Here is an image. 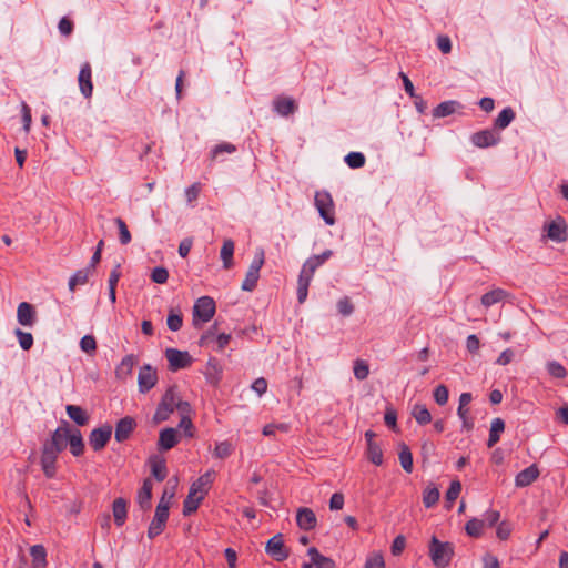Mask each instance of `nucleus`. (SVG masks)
Instances as JSON below:
<instances>
[{
	"label": "nucleus",
	"mask_w": 568,
	"mask_h": 568,
	"mask_svg": "<svg viewBox=\"0 0 568 568\" xmlns=\"http://www.w3.org/2000/svg\"><path fill=\"white\" fill-rule=\"evenodd\" d=\"M333 255V251L326 250L322 254L308 257L302 266L297 280V300L298 303H304L307 298L308 286L313 278L315 271L322 266Z\"/></svg>",
	"instance_id": "nucleus-1"
},
{
	"label": "nucleus",
	"mask_w": 568,
	"mask_h": 568,
	"mask_svg": "<svg viewBox=\"0 0 568 568\" xmlns=\"http://www.w3.org/2000/svg\"><path fill=\"white\" fill-rule=\"evenodd\" d=\"M454 554L453 545L449 542H442L436 537H433L429 545V556L433 564L438 568H444L449 565Z\"/></svg>",
	"instance_id": "nucleus-2"
},
{
	"label": "nucleus",
	"mask_w": 568,
	"mask_h": 568,
	"mask_svg": "<svg viewBox=\"0 0 568 568\" xmlns=\"http://www.w3.org/2000/svg\"><path fill=\"white\" fill-rule=\"evenodd\" d=\"M215 314V302L210 296H202L196 300L193 306V325L197 328L207 323Z\"/></svg>",
	"instance_id": "nucleus-3"
},
{
	"label": "nucleus",
	"mask_w": 568,
	"mask_h": 568,
	"mask_svg": "<svg viewBox=\"0 0 568 568\" xmlns=\"http://www.w3.org/2000/svg\"><path fill=\"white\" fill-rule=\"evenodd\" d=\"M315 206L327 225L335 224L334 202L327 191H317L315 193Z\"/></svg>",
	"instance_id": "nucleus-4"
},
{
	"label": "nucleus",
	"mask_w": 568,
	"mask_h": 568,
	"mask_svg": "<svg viewBox=\"0 0 568 568\" xmlns=\"http://www.w3.org/2000/svg\"><path fill=\"white\" fill-rule=\"evenodd\" d=\"M176 405V390L175 387H170L163 395L156 412L153 416L154 423L159 424L166 420L170 415L175 410Z\"/></svg>",
	"instance_id": "nucleus-5"
},
{
	"label": "nucleus",
	"mask_w": 568,
	"mask_h": 568,
	"mask_svg": "<svg viewBox=\"0 0 568 568\" xmlns=\"http://www.w3.org/2000/svg\"><path fill=\"white\" fill-rule=\"evenodd\" d=\"M264 264V251L258 250L255 254L254 260L252 261L246 274L245 278L241 285V288L246 292H252L257 284L260 278V271Z\"/></svg>",
	"instance_id": "nucleus-6"
},
{
	"label": "nucleus",
	"mask_w": 568,
	"mask_h": 568,
	"mask_svg": "<svg viewBox=\"0 0 568 568\" xmlns=\"http://www.w3.org/2000/svg\"><path fill=\"white\" fill-rule=\"evenodd\" d=\"M169 518V501L160 500L154 517L148 529V537L150 539L159 536L165 528L166 520Z\"/></svg>",
	"instance_id": "nucleus-7"
},
{
	"label": "nucleus",
	"mask_w": 568,
	"mask_h": 568,
	"mask_svg": "<svg viewBox=\"0 0 568 568\" xmlns=\"http://www.w3.org/2000/svg\"><path fill=\"white\" fill-rule=\"evenodd\" d=\"M568 225L561 216L545 223L544 231L546 236L557 243L565 242L568 237L567 234Z\"/></svg>",
	"instance_id": "nucleus-8"
},
{
	"label": "nucleus",
	"mask_w": 568,
	"mask_h": 568,
	"mask_svg": "<svg viewBox=\"0 0 568 568\" xmlns=\"http://www.w3.org/2000/svg\"><path fill=\"white\" fill-rule=\"evenodd\" d=\"M165 358L169 362L171 371L175 372L189 367L192 364V357L186 351L176 348H168L165 351Z\"/></svg>",
	"instance_id": "nucleus-9"
},
{
	"label": "nucleus",
	"mask_w": 568,
	"mask_h": 568,
	"mask_svg": "<svg viewBox=\"0 0 568 568\" xmlns=\"http://www.w3.org/2000/svg\"><path fill=\"white\" fill-rule=\"evenodd\" d=\"M59 452L43 444L40 464L47 478H53L57 474V459Z\"/></svg>",
	"instance_id": "nucleus-10"
},
{
	"label": "nucleus",
	"mask_w": 568,
	"mask_h": 568,
	"mask_svg": "<svg viewBox=\"0 0 568 568\" xmlns=\"http://www.w3.org/2000/svg\"><path fill=\"white\" fill-rule=\"evenodd\" d=\"M158 382V374L156 371L151 367V365L146 364L143 365L138 375V384H139V390L141 393H148L151 388L155 386Z\"/></svg>",
	"instance_id": "nucleus-11"
},
{
	"label": "nucleus",
	"mask_w": 568,
	"mask_h": 568,
	"mask_svg": "<svg viewBox=\"0 0 568 568\" xmlns=\"http://www.w3.org/2000/svg\"><path fill=\"white\" fill-rule=\"evenodd\" d=\"M266 552L277 561L285 560L290 551L285 548L282 534L273 536L266 544Z\"/></svg>",
	"instance_id": "nucleus-12"
},
{
	"label": "nucleus",
	"mask_w": 568,
	"mask_h": 568,
	"mask_svg": "<svg viewBox=\"0 0 568 568\" xmlns=\"http://www.w3.org/2000/svg\"><path fill=\"white\" fill-rule=\"evenodd\" d=\"M112 435V427L109 425L95 428L91 432L89 444L94 452H99L105 447Z\"/></svg>",
	"instance_id": "nucleus-13"
},
{
	"label": "nucleus",
	"mask_w": 568,
	"mask_h": 568,
	"mask_svg": "<svg viewBox=\"0 0 568 568\" xmlns=\"http://www.w3.org/2000/svg\"><path fill=\"white\" fill-rule=\"evenodd\" d=\"M70 433L71 430L68 425L58 427L53 432L51 439L45 440L44 445L61 453L68 445Z\"/></svg>",
	"instance_id": "nucleus-14"
},
{
	"label": "nucleus",
	"mask_w": 568,
	"mask_h": 568,
	"mask_svg": "<svg viewBox=\"0 0 568 568\" xmlns=\"http://www.w3.org/2000/svg\"><path fill=\"white\" fill-rule=\"evenodd\" d=\"M500 141V135L493 130H484L471 135V142L478 148H488L496 145Z\"/></svg>",
	"instance_id": "nucleus-15"
},
{
	"label": "nucleus",
	"mask_w": 568,
	"mask_h": 568,
	"mask_svg": "<svg viewBox=\"0 0 568 568\" xmlns=\"http://www.w3.org/2000/svg\"><path fill=\"white\" fill-rule=\"evenodd\" d=\"M296 524L303 530H312L316 527L317 518L315 513L307 507L297 509Z\"/></svg>",
	"instance_id": "nucleus-16"
},
{
	"label": "nucleus",
	"mask_w": 568,
	"mask_h": 568,
	"mask_svg": "<svg viewBox=\"0 0 568 568\" xmlns=\"http://www.w3.org/2000/svg\"><path fill=\"white\" fill-rule=\"evenodd\" d=\"M78 81L81 93L85 98H90L92 95L93 85L91 80V65L88 62L81 67Z\"/></svg>",
	"instance_id": "nucleus-17"
},
{
	"label": "nucleus",
	"mask_w": 568,
	"mask_h": 568,
	"mask_svg": "<svg viewBox=\"0 0 568 568\" xmlns=\"http://www.w3.org/2000/svg\"><path fill=\"white\" fill-rule=\"evenodd\" d=\"M215 478L214 470H207L197 480H195L190 489H195V494L200 496V498H204L207 494L213 480Z\"/></svg>",
	"instance_id": "nucleus-18"
},
{
	"label": "nucleus",
	"mask_w": 568,
	"mask_h": 568,
	"mask_svg": "<svg viewBox=\"0 0 568 568\" xmlns=\"http://www.w3.org/2000/svg\"><path fill=\"white\" fill-rule=\"evenodd\" d=\"M135 427V422L133 418L126 416L122 419H120L115 426V434L114 437L116 442L122 443L126 440L131 433L133 432Z\"/></svg>",
	"instance_id": "nucleus-19"
},
{
	"label": "nucleus",
	"mask_w": 568,
	"mask_h": 568,
	"mask_svg": "<svg viewBox=\"0 0 568 568\" xmlns=\"http://www.w3.org/2000/svg\"><path fill=\"white\" fill-rule=\"evenodd\" d=\"M178 430L172 427L160 432L158 446L160 450H169L178 444Z\"/></svg>",
	"instance_id": "nucleus-20"
},
{
	"label": "nucleus",
	"mask_w": 568,
	"mask_h": 568,
	"mask_svg": "<svg viewBox=\"0 0 568 568\" xmlns=\"http://www.w3.org/2000/svg\"><path fill=\"white\" fill-rule=\"evenodd\" d=\"M36 312L31 304L22 302L18 305L17 318L23 326H31L34 322Z\"/></svg>",
	"instance_id": "nucleus-21"
},
{
	"label": "nucleus",
	"mask_w": 568,
	"mask_h": 568,
	"mask_svg": "<svg viewBox=\"0 0 568 568\" xmlns=\"http://www.w3.org/2000/svg\"><path fill=\"white\" fill-rule=\"evenodd\" d=\"M539 476V470L536 465H531L526 469L518 473L515 479V484L517 487H526L529 486L532 481H535Z\"/></svg>",
	"instance_id": "nucleus-22"
},
{
	"label": "nucleus",
	"mask_w": 568,
	"mask_h": 568,
	"mask_svg": "<svg viewBox=\"0 0 568 568\" xmlns=\"http://www.w3.org/2000/svg\"><path fill=\"white\" fill-rule=\"evenodd\" d=\"M307 555L310 556L314 568H336L334 560L323 556L315 547H311L307 550Z\"/></svg>",
	"instance_id": "nucleus-23"
},
{
	"label": "nucleus",
	"mask_w": 568,
	"mask_h": 568,
	"mask_svg": "<svg viewBox=\"0 0 568 568\" xmlns=\"http://www.w3.org/2000/svg\"><path fill=\"white\" fill-rule=\"evenodd\" d=\"M152 487V480L146 478L139 490L138 503L143 510H149L151 508Z\"/></svg>",
	"instance_id": "nucleus-24"
},
{
	"label": "nucleus",
	"mask_w": 568,
	"mask_h": 568,
	"mask_svg": "<svg viewBox=\"0 0 568 568\" xmlns=\"http://www.w3.org/2000/svg\"><path fill=\"white\" fill-rule=\"evenodd\" d=\"M509 296H510V294L507 291H505L503 288H494V290L485 293L481 296L480 301L485 307H490L494 304L503 302L504 300L508 298Z\"/></svg>",
	"instance_id": "nucleus-25"
},
{
	"label": "nucleus",
	"mask_w": 568,
	"mask_h": 568,
	"mask_svg": "<svg viewBox=\"0 0 568 568\" xmlns=\"http://www.w3.org/2000/svg\"><path fill=\"white\" fill-rule=\"evenodd\" d=\"M222 367L215 358L207 361L204 375L207 382L212 385H216L221 381Z\"/></svg>",
	"instance_id": "nucleus-26"
},
{
	"label": "nucleus",
	"mask_w": 568,
	"mask_h": 568,
	"mask_svg": "<svg viewBox=\"0 0 568 568\" xmlns=\"http://www.w3.org/2000/svg\"><path fill=\"white\" fill-rule=\"evenodd\" d=\"M30 556L32 558V568L47 567V550L42 545H34L30 548Z\"/></svg>",
	"instance_id": "nucleus-27"
},
{
	"label": "nucleus",
	"mask_w": 568,
	"mask_h": 568,
	"mask_svg": "<svg viewBox=\"0 0 568 568\" xmlns=\"http://www.w3.org/2000/svg\"><path fill=\"white\" fill-rule=\"evenodd\" d=\"M234 242L231 239L224 240L220 256L223 267L230 270L233 266Z\"/></svg>",
	"instance_id": "nucleus-28"
},
{
	"label": "nucleus",
	"mask_w": 568,
	"mask_h": 568,
	"mask_svg": "<svg viewBox=\"0 0 568 568\" xmlns=\"http://www.w3.org/2000/svg\"><path fill=\"white\" fill-rule=\"evenodd\" d=\"M274 109L278 114L287 116L295 111L296 104L291 98L280 97L274 101Z\"/></svg>",
	"instance_id": "nucleus-29"
},
{
	"label": "nucleus",
	"mask_w": 568,
	"mask_h": 568,
	"mask_svg": "<svg viewBox=\"0 0 568 568\" xmlns=\"http://www.w3.org/2000/svg\"><path fill=\"white\" fill-rule=\"evenodd\" d=\"M113 517L116 526H122L126 519V501L123 498H116L112 505Z\"/></svg>",
	"instance_id": "nucleus-30"
},
{
	"label": "nucleus",
	"mask_w": 568,
	"mask_h": 568,
	"mask_svg": "<svg viewBox=\"0 0 568 568\" xmlns=\"http://www.w3.org/2000/svg\"><path fill=\"white\" fill-rule=\"evenodd\" d=\"M203 499L204 498H200V496L195 494V489H190L183 503V515L189 516L196 511Z\"/></svg>",
	"instance_id": "nucleus-31"
},
{
	"label": "nucleus",
	"mask_w": 568,
	"mask_h": 568,
	"mask_svg": "<svg viewBox=\"0 0 568 568\" xmlns=\"http://www.w3.org/2000/svg\"><path fill=\"white\" fill-rule=\"evenodd\" d=\"M68 444L70 445V452L73 456L78 457L83 454L84 443L80 430L75 429L74 432L70 433Z\"/></svg>",
	"instance_id": "nucleus-32"
},
{
	"label": "nucleus",
	"mask_w": 568,
	"mask_h": 568,
	"mask_svg": "<svg viewBox=\"0 0 568 568\" xmlns=\"http://www.w3.org/2000/svg\"><path fill=\"white\" fill-rule=\"evenodd\" d=\"M67 414L68 416L79 426H84L88 420L89 416L80 406L77 405H68L67 406Z\"/></svg>",
	"instance_id": "nucleus-33"
},
{
	"label": "nucleus",
	"mask_w": 568,
	"mask_h": 568,
	"mask_svg": "<svg viewBox=\"0 0 568 568\" xmlns=\"http://www.w3.org/2000/svg\"><path fill=\"white\" fill-rule=\"evenodd\" d=\"M136 359L133 355H126L116 367L115 374L118 378L124 379L129 375H131L133 366L135 365Z\"/></svg>",
	"instance_id": "nucleus-34"
},
{
	"label": "nucleus",
	"mask_w": 568,
	"mask_h": 568,
	"mask_svg": "<svg viewBox=\"0 0 568 568\" xmlns=\"http://www.w3.org/2000/svg\"><path fill=\"white\" fill-rule=\"evenodd\" d=\"M505 429V423L501 418H494L490 425L489 438L487 442L488 447L495 446V444L499 440L500 434Z\"/></svg>",
	"instance_id": "nucleus-35"
},
{
	"label": "nucleus",
	"mask_w": 568,
	"mask_h": 568,
	"mask_svg": "<svg viewBox=\"0 0 568 568\" xmlns=\"http://www.w3.org/2000/svg\"><path fill=\"white\" fill-rule=\"evenodd\" d=\"M366 456L376 466L383 464V450L378 443H369L366 448Z\"/></svg>",
	"instance_id": "nucleus-36"
},
{
	"label": "nucleus",
	"mask_w": 568,
	"mask_h": 568,
	"mask_svg": "<svg viewBox=\"0 0 568 568\" xmlns=\"http://www.w3.org/2000/svg\"><path fill=\"white\" fill-rule=\"evenodd\" d=\"M458 105L459 103L456 101L442 102L433 110V115L434 118H444L450 115L456 111Z\"/></svg>",
	"instance_id": "nucleus-37"
},
{
	"label": "nucleus",
	"mask_w": 568,
	"mask_h": 568,
	"mask_svg": "<svg viewBox=\"0 0 568 568\" xmlns=\"http://www.w3.org/2000/svg\"><path fill=\"white\" fill-rule=\"evenodd\" d=\"M412 415L419 425H426L432 420L429 410L425 405L422 404L414 405Z\"/></svg>",
	"instance_id": "nucleus-38"
},
{
	"label": "nucleus",
	"mask_w": 568,
	"mask_h": 568,
	"mask_svg": "<svg viewBox=\"0 0 568 568\" xmlns=\"http://www.w3.org/2000/svg\"><path fill=\"white\" fill-rule=\"evenodd\" d=\"M515 119V112L511 108H505L501 110V112L498 114L497 119L495 120V126L499 130H503L507 128L511 121Z\"/></svg>",
	"instance_id": "nucleus-39"
},
{
	"label": "nucleus",
	"mask_w": 568,
	"mask_h": 568,
	"mask_svg": "<svg viewBox=\"0 0 568 568\" xmlns=\"http://www.w3.org/2000/svg\"><path fill=\"white\" fill-rule=\"evenodd\" d=\"M400 465L406 473L413 471V456L407 445L402 444L398 454Z\"/></svg>",
	"instance_id": "nucleus-40"
},
{
	"label": "nucleus",
	"mask_w": 568,
	"mask_h": 568,
	"mask_svg": "<svg viewBox=\"0 0 568 568\" xmlns=\"http://www.w3.org/2000/svg\"><path fill=\"white\" fill-rule=\"evenodd\" d=\"M91 274L88 268L77 271L69 280V290L73 292L77 285L85 284Z\"/></svg>",
	"instance_id": "nucleus-41"
},
{
	"label": "nucleus",
	"mask_w": 568,
	"mask_h": 568,
	"mask_svg": "<svg viewBox=\"0 0 568 568\" xmlns=\"http://www.w3.org/2000/svg\"><path fill=\"white\" fill-rule=\"evenodd\" d=\"M484 526L485 520L473 518L467 521L465 529L470 537L477 538L481 536Z\"/></svg>",
	"instance_id": "nucleus-42"
},
{
	"label": "nucleus",
	"mask_w": 568,
	"mask_h": 568,
	"mask_svg": "<svg viewBox=\"0 0 568 568\" xmlns=\"http://www.w3.org/2000/svg\"><path fill=\"white\" fill-rule=\"evenodd\" d=\"M234 450V447L232 444L227 440L220 442L215 445L213 455L216 458L224 459L227 458Z\"/></svg>",
	"instance_id": "nucleus-43"
},
{
	"label": "nucleus",
	"mask_w": 568,
	"mask_h": 568,
	"mask_svg": "<svg viewBox=\"0 0 568 568\" xmlns=\"http://www.w3.org/2000/svg\"><path fill=\"white\" fill-rule=\"evenodd\" d=\"M353 371H354V376L358 381H364V379L367 378V376L369 374V366H368L366 361H364V359H356L354 362Z\"/></svg>",
	"instance_id": "nucleus-44"
},
{
	"label": "nucleus",
	"mask_w": 568,
	"mask_h": 568,
	"mask_svg": "<svg viewBox=\"0 0 568 568\" xmlns=\"http://www.w3.org/2000/svg\"><path fill=\"white\" fill-rule=\"evenodd\" d=\"M118 229H119V240L122 245H126L131 242V233L128 229L126 223L121 219L116 217L114 220Z\"/></svg>",
	"instance_id": "nucleus-45"
},
{
	"label": "nucleus",
	"mask_w": 568,
	"mask_h": 568,
	"mask_svg": "<svg viewBox=\"0 0 568 568\" xmlns=\"http://www.w3.org/2000/svg\"><path fill=\"white\" fill-rule=\"evenodd\" d=\"M439 499V490L436 487H427L423 495V503L426 508L433 507Z\"/></svg>",
	"instance_id": "nucleus-46"
},
{
	"label": "nucleus",
	"mask_w": 568,
	"mask_h": 568,
	"mask_svg": "<svg viewBox=\"0 0 568 568\" xmlns=\"http://www.w3.org/2000/svg\"><path fill=\"white\" fill-rule=\"evenodd\" d=\"M546 368L549 375L554 378H565L567 376L566 368L556 361L548 362Z\"/></svg>",
	"instance_id": "nucleus-47"
},
{
	"label": "nucleus",
	"mask_w": 568,
	"mask_h": 568,
	"mask_svg": "<svg viewBox=\"0 0 568 568\" xmlns=\"http://www.w3.org/2000/svg\"><path fill=\"white\" fill-rule=\"evenodd\" d=\"M345 162L352 169H359L365 164V156L361 152H351L345 156Z\"/></svg>",
	"instance_id": "nucleus-48"
},
{
	"label": "nucleus",
	"mask_w": 568,
	"mask_h": 568,
	"mask_svg": "<svg viewBox=\"0 0 568 568\" xmlns=\"http://www.w3.org/2000/svg\"><path fill=\"white\" fill-rule=\"evenodd\" d=\"M14 334L18 337L19 344L22 349L28 351L32 347L33 336L31 333H27L21 331L20 328H17Z\"/></svg>",
	"instance_id": "nucleus-49"
},
{
	"label": "nucleus",
	"mask_w": 568,
	"mask_h": 568,
	"mask_svg": "<svg viewBox=\"0 0 568 568\" xmlns=\"http://www.w3.org/2000/svg\"><path fill=\"white\" fill-rule=\"evenodd\" d=\"M462 491V484L458 480L452 481L448 490L446 491V503L452 507L453 503L458 498Z\"/></svg>",
	"instance_id": "nucleus-50"
},
{
	"label": "nucleus",
	"mask_w": 568,
	"mask_h": 568,
	"mask_svg": "<svg viewBox=\"0 0 568 568\" xmlns=\"http://www.w3.org/2000/svg\"><path fill=\"white\" fill-rule=\"evenodd\" d=\"M80 348L87 354H93L97 349V341L92 335H84L80 341Z\"/></svg>",
	"instance_id": "nucleus-51"
},
{
	"label": "nucleus",
	"mask_w": 568,
	"mask_h": 568,
	"mask_svg": "<svg viewBox=\"0 0 568 568\" xmlns=\"http://www.w3.org/2000/svg\"><path fill=\"white\" fill-rule=\"evenodd\" d=\"M235 151H236V148L234 144L227 143V142L220 143V144L215 145V148L212 150L211 158H212V160H217L222 153H224V152L233 153Z\"/></svg>",
	"instance_id": "nucleus-52"
},
{
	"label": "nucleus",
	"mask_w": 568,
	"mask_h": 568,
	"mask_svg": "<svg viewBox=\"0 0 568 568\" xmlns=\"http://www.w3.org/2000/svg\"><path fill=\"white\" fill-rule=\"evenodd\" d=\"M449 397L448 388L445 385H438L434 390V399L435 402L443 406L447 404Z\"/></svg>",
	"instance_id": "nucleus-53"
},
{
	"label": "nucleus",
	"mask_w": 568,
	"mask_h": 568,
	"mask_svg": "<svg viewBox=\"0 0 568 568\" xmlns=\"http://www.w3.org/2000/svg\"><path fill=\"white\" fill-rule=\"evenodd\" d=\"M152 475L158 481H163L166 477V466L163 460L152 464Z\"/></svg>",
	"instance_id": "nucleus-54"
},
{
	"label": "nucleus",
	"mask_w": 568,
	"mask_h": 568,
	"mask_svg": "<svg viewBox=\"0 0 568 568\" xmlns=\"http://www.w3.org/2000/svg\"><path fill=\"white\" fill-rule=\"evenodd\" d=\"M166 324H168L169 329H171L173 332L179 331L183 324L181 314L174 313L173 311L170 312L168 320H166Z\"/></svg>",
	"instance_id": "nucleus-55"
},
{
	"label": "nucleus",
	"mask_w": 568,
	"mask_h": 568,
	"mask_svg": "<svg viewBox=\"0 0 568 568\" xmlns=\"http://www.w3.org/2000/svg\"><path fill=\"white\" fill-rule=\"evenodd\" d=\"M151 278L154 283L164 284L169 278V272L165 267L158 266L153 268Z\"/></svg>",
	"instance_id": "nucleus-56"
},
{
	"label": "nucleus",
	"mask_w": 568,
	"mask_h": 568,
	"mask_svg": "<svg viewBox=\"0 0 568 568\" xmlns=\"http://www.w3.org/2000/svg\"><path fill=\"white\" fill-rule=\"evenodd\" d=\"M457 415L463 422V428L466 430H471L474 427V423L471 418L469 417V409L468 408H457Z\"/></svg>",
	"instance_id": "nucleus-57"
},
{
	"label": "nucleus",
	"mask_w": 568,
	"mask_h": 568,
	"mask_svg": "<svg viewBox=\"0 0 568 568\" xmlns=\"http://www.w3.org/2000/svg\"><path fill=\"white\" fill-rule=\"evenodd\" d=\"M337 308H338V312L344 316H349L354 311V306H353L349 297L341 298L337 302Z\"/></svg>",
	"instance_id": "nucleus-58"
},
{
	"label": "nucleus",
	"mask_w": 568,
	"mask_h": 568,
	"mask_svg": "<svg viewBox=\"0 0 568 568\" xmlns=\"http://www.w3.org/2000/svg\"><path fill=\"white\" fill-rule=\"evenodd\" d=\"M406 547V538L403 535H398L392 544L390 550L394 556H399Z\"/></svg>",
	"instance_id": "nucleus-59"
},
{
	"label": "nucleus",
	"mask_w": 568,
	"mask_h": 568,
	"mask_svg": "<svg viewBox=\"0 0 568 568\" xmlns=\"http://www.w3.org/2000/svg\"><path fill=\"white\" fill-rule=\"evenodd\" d=\"M511 531V525L507 521H501L497 527L496 535L500 540H507L510 537Z\"/></svg>",
	"instance_id": "nucleus-60"
},
{
	"label": "nucleus",
	"mask_w": 568,
	"mask_h": 568,
	"mask_svg": "<svg viewBox=\"0 0 568 568\" xmlns=\"http://www.w3.org/2000/svg\"><path fill=\"white\" fill-rule=\"evenodd\" d=\"M365 568H385V561L381 554H374L365 564Z\"/></svg>",
	"instance_id": "nucleus-61"
},
{
	"label": "nucleus",
	"mask_w": 568,
	"mask_h": 568,
	"mask_svg": "<svg viewBox=\"0 0 568 568\" xmlns=\"http://www.w3.org/2000/svg\"><path fill=\"white\" fill-rule=\"evenodd\" d=\"M215 331L216 324H214L211 328H209L199 341L200 346H207L211 342L215 339Z\"/></svg>",
	"instance_id": "nucleus-62"
},
{
	"label": "nucleus",
	"mask_w": 568,
	"mask_h": 568,
	"mask_svg": "<svg viewBox=\"0 0 568 568\" xmlns=\"http://www.w3.org/2000/svg\"><path fill=\"white\" fill-rule=\"evenodd\" d=\"M466 347L469 353H477L480 347L479 338L475 334L469 335L466 341Z\"/></svg>",
	"instance_id": "nucleus-63"
},
{
	"label": "nucleus",
	"mask_w": 568,
	"mask_h": 568,
	"mask_svg": "<svg viewBox=\"0 0 568 568\" xmlns=\"http://www.w3.org/2000/svg\"><path fill=\"white\" fill-rule=\"evenodd\" d=\"M483 568H500L498 558L491 554H486L483 557Z\"/></svg>",
	"instance_id": "nucleus-64"
}]
</instances>
